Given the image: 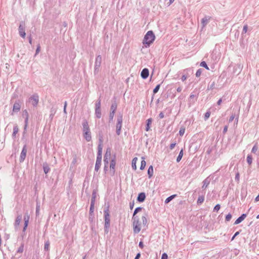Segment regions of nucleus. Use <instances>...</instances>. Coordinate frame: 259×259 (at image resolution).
<instances>
[{
    "label": "nucleus",
    "mask_w": 259,
    "mask_h": 259,
    "mask_svg": "<svg viewBox=\"0 0 259 259\" xmlns=\"http://www.w3.org/2000/svg\"><path fill=\"white\" fill-rule=\"evenodd\" d=\"M155 36L152 30L148 31L144 36L143 43L149 46L155 39Z\"/></svg>",
    "instance_id": "f257e3e1"
},
{
    "label": "nucleus",
    "mask_w": 259,
    "mask_h": 259,
    "mask_svg": "<svg viewBox=\"0 0 259 259\" xmlns=\"http://www.w3.org/2000/svg\"><path fill=\"white\" fill-rule=\"evenodd\" d=\"M133 232L134 234H138L141 230V223L138 217H133Z\"/></svg>",
    "instance_id": "f03ea898"
},
{
    "label": "nucleus",
    "mask_w": 259,
    "mask_h": 259,
    "mask_svg": "<svg viewBox=\"0 0 259 259\" xmlns=\"http://www.w3.org/2000/svg\"><path fill=\"white\" fill-rule=\"evenodd\" d=\"M104 212L105 220L104 231L105 233L107 234L109 232L110 221L109 209L107 208L106 210H104Z\"/></svg>",
    "instance_id": "7ed1b4c3"
},
{
    "label": "nucleus",
    "mask_w": 259,
    "mask_h": 259,
    "mask_svg": "<svg viewBox=\"0 0 259 259\" xmlns=\"http://www.w3.org/2000/svg\"><path fill=\"white\" fill-rule=\"evenodd\" d=\"M102 62V57L100 55L97 56L95 60V66H94V74H97L99 71V69L101 65Z\"/></svg>",
    "instance_id": "20e7f679"
},
{
    "label": "nucleus",
    "mask_w": 259,
    "mask_h": 259,
    "mask_svg": "<svg viewBox=\"0 0 259 259\" xmlns=\"http://www.w3.org/2000/svg\"><path fill=\"white\" fill-rule=\"evenodd\" d=\"M122 115L119 114L117 116V123L116 126V133L119 136L121 133V130L122 127Z\"/></svg>",
    "instance_id": "39448f33"
},
{
    "label": "nucleus",
    "mask_w": 259,
    "mask_h": 259,
    "mask_svg": "<svg viewBox=\"0 0 259 259\" xmlns=\"http://www.w3.org/2000/svg\"><path fill=\"white\" fill-rule=\"evenodd\" d=\"M28 101L33 107H36L39 101V97L38 95L36 94H33L29 98Z\"/></svg>",
    "instance_id": "423d86ee"
},
{
    "label": "nucleus",
    "mask_w": 259,
    "mask_h": 259,
    "mask_svg": "<svg viewBox=\"0 0 259 259\" xmlns=\"http://www.w3.org/2000/svg\"><path fill=\"white\" fill-rule=\"evenodd\" d=\"M19 35L23 38H25L26 35L25 30V23L24 22L21 21L20 23L19 28Z\"/></svg>",
    "instance_id": "0eeeda50"
},
{
    "label": "nucleus",
    "mask_w": 259,
    "mask_h": 259,
    "mask_svg": "<svg viewBox=\"0 0 259 259\" xmlns=\"http://www.w3.org/2000/svg\"><path fill=\"white\" fill-rule=\"evenodd\" d=\"M27 151V146H26V144H25L24 145L22 150L20 154V159H19L20 162L24 161V160H25L26 155Z\"/></svg>",
    "instance_id": "6e6552de"
},
{
    "label": "nucleus",
    "mask_w": 259,
    "mask_h": 259,
    "mask_svg": "<svg viewBox=\"0 0 259 259\" xmlns=\"http://www.w3.org/2000/svg\"><path fill=\"white\" fill-rule=\"evenodd\" d=\"M116 165V157L115 155H113V157L112 158L110 163V168L112 171V174H114L115 170Z\"/></svg>",
    "instance_id": "1a4fd4ad"
},
{
    "label": "nucleus",
    "mask_w": 259,
    "mask_h": 259,
    "mask_svg": "<svg viewBox=\"0 0 259 259\" xmlns=\"http://www.w3.org/2000/svg\"><path fill=\"white\" fill-rule=\"evenodd\" d=\"M102 142L103 141L102 140V138H100L99 139V144L98 146V153H97V156L99 157H102Z\"/></svg>",
    "instance_id": "9d476101"
},
{
    "label": "nucleus",
    "mask_w": 259,
    "mask_h": 259,
    "mask_svg": "<svg viewBox=\"0 0 259 259\" xmlns=\"http://www.w3.org/2000/svg\"><path fill=\"white\" fill-rule=\"evenodd\" d=\"M211 17L207 16H205L203 18L201 19V23L202 24V28H204L206 26V25L208 23Z\"/></svg>",
    "instance_id": "9b49d317"
},
{
    "label": "nucleus",
    "mask_w": 259,
    "mask_h": 259,
    "mask_svg": "<svg viewBox=\"0 0 259 259\" xmlns=\"http://www.w3.org/2000/svg\"><path fill=\"white\" fill-rule=\"evenodd\" d=\"M21 108L20 102L19 101H16L14 104L13 107V112H18Z\"/></svg>",
    "instance_id": "f8f14e48"
},
{
    "label": "nucleus",
    "mask_w": 259,
    "mask_h": 259,
    "mask_svg": "<svg viewBox=\"0 0 259 259\" xmlns=\"http://www.w3.org/2000/svg\"><path fill=\"white\" fill-rule=\"evenodd\" d=\"M102 157H97L95 170L98 171L100 168L101 165Z\"/></svg>",
    "instance_id": "ddd939ff"
},
{
    "label": "nucleus",
    "mask_w": 259,
    "mask_h": 259,
    "mask_svg": "<svg viewBox=\"0 0 259 259\" xmlns=\"http://www.w3.org/2000/svg\"><path fill=\"white\" fill-rule=\"evenodd\" d=\"M149 74V70L147 68H144L141 73V76L143 79H146Z\"/></svg>",
    "instance_id": "4468645a"
},
{
    "label": "nucleus",
    "mask_w": 259,
    "mask_h": 259,
    "mask_svg": "<svg viewBox=\"0 0 259 259\" xmlns=\"http://www.w3.org/2000/svg\"><path fill=\"white\" fill-rule=\"evenodd\" d=\"M146 195L144 192H141L138 194L137 197V201L140 202H143L145 201Z\"/></svg>",
    "instance_id": "2eb2a0df"
},
{
    "label": "nucleus",
    "mask_w": 259,
    "mask_h": 259,
    "mask_svg": "<svg viewBox=\"0 0 259 259\" xmlns=\"http://www.w3.org/2000/svg\"><path fill=\"white\" fill-rule=\"evenodd\" d=\"M83 127V132L90 131L88 122L86 119H84L82 123Z\"/></svg>",
    "instance_id": "dca6fc26"
},
{
    "label": "nucleus",
    "mask_w": 259,
    "mask_h": 259,
    "mask_svg": "<svg viewBox=\"0 0 259 259\" xmlns=\"http://www.w3.org/2000/svg\"><path fill=\"white\" fill-rule=\"evenodd\" d=\"M83 137H84V139L88 142L90 141L92 139V136H91L90 131L84 132H83Z\"/></svg>",
    "instance_id": "f3484780"
},
{
    "label": "nucleus",
    "mask_w": 259,
    "mask_h": 259,
    "mask_svg": "<svg viewBox=\"0 0 259 259\" xmlns=\"http://www.w3.org/2000/svg\"><path fill=\"white\" fill-rule=\"evenodd\" d=\"M246 217V214L243 213L239 217L235 222L234 225H237L242 222Z\"/></svg>",
    "instance_id": "a211bd4d"
},
{
    "label": "nucleus",
    "mask_w": 259,
    "mask_h": 259,
    "mask_svg": "<svg viewBox=\"0 0 259 259\" xmlns=\"http://www.w3.org/2000/svg\"><path fill=\"white\" fill-rule=\"evenodd\" d=\"M210 183V180L207 178L203 181L202 189H206Z\"/></svg>",
    "instance_id": "6ab92c4d"
},
{
    "label": "nucleus",
    "mask_w": 259,
    "mask_h": 259,
    "mask_svg": "<svg viewBox=\"0 0 259 259\" xmlns=\"http://www.w3.org/2000/svg\"><path fill=\"white\" fill-rule=\"evenodd\" d=\"M19 131V128L17 124H15L13 127V132L12 134V137L15 138L16 134Z\"/></svg>",
    "instance_id": "aec40b11"
},
{
    "label": "nucleus",
    "mask_w": 259,
    "mask_h": 259,
    "mask_svg": "<svg viewBox=\"0 0 259 259\" xmlns=\"http://www.w3.org/2000/svg\"><path fill=\"white\" fill-rule=\"evenodd\" d=\"M117 103H116V101H114L111 104V106L110 107V112H113L115 113V111L117 109Z\"/></svg>",
    "instance_id": "412c9836"
},
{
    "label": "nucleus",
    "mask_w": 259,
    "mask_h": 259,
    "mask_svg": "<svg viewBox=\"0 0 259 259\" xmlns=\"http://www.w3.org/2000/svg\"><path fill=\"white\" fill-rule=\"evenodd\" d=\"M149 178H151L153 175V167L152 165H150L147 171Z\"/></svg>",
    "instance_id": "4be33fe9"
},
{
    "label": "nucleus",
    "mask_w": 259,
    "mask_h": 259,
    "mask_svg": "<svg viewBox=\"0 0 259 259\" xmlns=\"http://www.w3.org/2000/svg\"><path fill=\"white\" fill-rule=\"evenodd\" d=\"M152 118H149L146 120V131H149L150 128V125L152 123Z\"/></svg>",
    "instance_id": "5701e85b"
},
{
    "label": "nucleus",
    "mask_w": 259,
    "mask_h": 259,
    "mask_svg": "<svg viewBox=\"0 0 259 259\" xmlns=\"http://www.w3.org/2000/svg\"><path fill=\"white\" fill-rule=\"evenodd\" d=\"M43 169L44 172L46 174L49 172L50 168L47 163H45L43 164Z\"/></svg>",
    "instance_id": "b1692460"
},
{
    "label": "nucleus",
    "mask_w": 259,
    "mask_h": 259,
    "mask_svg": "<svg viewBox=\"0 0 259 259\" xmlns=\"http://www.w3.org/2000/svg\"><path fill=\"white\" fill-rule=\"evenodd\" d=\"M204 201V195H200L199 196L197 199V204L201 205Z\"/></svg>",
    "instance_id": "393cba45"
},
{
    "label": "nucleus",
    "mask_w": 259,
    "mask_h": 259,
    "mask_svg": "<svg viewBox=\"0 0 259 259\" xmlns=\"http://www.w3.org/2000/svg\"><path fill=\"white\" fill-rule=\"evenodd\" d=\"M95 115L96 117L100 118L101 117V108H95Z\"/></svg>",
    "instance_id": "a878e982"
},
{
    "label": "nucleus",
    "mask_w": 259,
    "mask_h": 259,
    "mask_svg": "<svg viewBox=\"0 0 259 259\" xmlns=\"http://www.w3.org/2000/svg\"><path fill=\"white\" fill-rule=\"evenodd\" d=\"M177 196L176 194L172 195L169 197H168L164 201V203L165 204L168 203L170 201H171L174 198H175Z\"/></svg>",
    "instance_id": "bb28decb"
},
{
    "label": "nucleus",
    "mask_w": 259,
    "mask_h": 259,
    "mask_svg": "<svg viewBox=\"0 0 259 259\" xmlns=\"http://www.w3.org/2000/svg\"><path fill=\"white\" fill-rule=\"evenodd\" d=\"M111 151V150L110 148H107L106 153H105L104 157H106V158H110Z\"/></svg>",
    "instance_id": "cd10ccee"
},
{
    "label": "nucleus",
    "mask_w": 259,
    "mask_h": 259,
    "mask_svg": "<svg viewBox=\"0 0 259 259\" xmlns=\"http://www.w3.org/2000/svg\"><path fill=\"white\" fill-rule=\"evenodd\" d=\"M21 219H22V218H21V215L17 216V217L16 219L15 223V227H18L20 225V223L21 221Z\"/></svg>",
    "instance_id": "c85d7f7f"
},
{
    "label": "nucleus",
    "mask_w": 259,
    "mask_h": 259,
    "mask_svg": "<svg viewBox=\"0 0 259 259\" xmlns=\"http://www.w3.org/2000/svg\"><path fill=\"white\" fill-rule=\"evenodd\" d=\"M96 198V192L94 191L93 192L92 195V198H91V204H95Z\"/></svg>",
    "instance_id": "c756f323"
},
{
    "label": "nucleus",
    "mask_w": 259,
    "mask_h": 259,
    "mask_svg": "<svg viewBox=\"0 0 259 259\" xmlns=\"http://www.w3.org/2000/svg\"><path fill=\"white\" fill-rule=\"evenodd\" d=\"M137 160H138V158H137V157L134 158L132 160V168L134 170H136L137 168L136 162H137Z\"/></svg>",
    "instance_id": "7c9ffc66"
},
{
    "label": "nucleus",
    "mask_w": 259,
    "mask_h": 259,
    "mask_svg": "<svg viewBox=\"0 0 259 259\" xmlns=\"http://www.w3.org/2000/svg\"><path fill=\"white\" fill-rule=\"evenodd\" d=\"M183 156V150L182 149L180 151V152L179 154V155L177 158V162H180L181 161V160L182 159Z\"/></svg>",
    "instance_id": "2f4dec72"
},
{
    "label": "nucleus",
    "mask_w": 259,
    "mask_h": 259,
    "mask_svg": "<svg viewBox=\"0 0 259 259\" xmlns=\"http://www.w3.org/2000/svg\"><path fill=\"white\" fill-rule=\"evenodd\" d=\"M198 94H191L189 97V102L194 103V101L193 100V99L195 97H197Z\"/></svg>",
    "instance_id": "473e14b6"
},
{
    "label": "nucleus",
    "mask_w": 259,
    "mask_h": 259,
    "mask_svg": "<svg viewBox=\"0 0 259 259\" xmlns=\"http://www.w3.org/2000/svg\"><path fill=\"white\" fill-rule=\"evenodd\" d=\"M247 163L250 165L252 163V156L250 154H248L247 156Z\"/></svg>",
    "instance_id": "72a5a7b5"
},
{
    "label": "nucleus",
    "mask_w": 259,
    "mask_h": 259,
    "mask_svg": "<svg viewBox=\"0 0 259 259\" xmlns=\"http://www.w3.org/2000/svg\"><path fill=\"white\" fill-rule=\"evenodd\" d=\"M142 208H142V207H137V208L135 209V210H134V213H133V217H138V216H136V214H137L138 212L140 211L142 209Z\"/></svg>",
    "instance_id": "f704fd0d"
},
{
    "label": "nucleus",
    "mask_w": 259,
    "mask_h": 259,
    "mask_svg": "<svg viewBox=\"0 0 259 259\" xmlns=\"http://www.w3.org/2000/svg\"><path fill=\"white\" fill-rule=\"evenodd\" d=\"M24 250V244L21 243L20 247L18 248L17 252L19 253H22Z\"/></svg>",
    "instance_id": "c9c22d12"
},
{
    "label": "nucleus",
    "mask_w": 259,
    "mask_h": 259,
    "mask_svg": "<svg viewBox=\"0 0 259 259\" xmlns=\"http://www.w3.org/2000/svg\"><path fill=\"white\" fill-rule=\"evenodd\" d=\"M258 150L257 143H256L252 148L251 152L255 153Z\"/></svg>",
    "instance_id": "e433bc0d"
},
{
    "label": "nucleus",
    "mask_w": 259,
    "mask_h": 259,
    "mask_svg": "<svg viewBox=\"0 0 259 259\" xmlns=\"http://www.w3.org/2000/svg\"><path fill=\"white\" fill-rule=\"evenodd\" d=\"M49 246H50V242L49 240L45 242V246H44V249L45 250L48 251L49 250Z\"/></svg>",
    "instance_id": "4c0bfd02"
},
{
    "label": "nucleus",
    "mask_w": 259,
    "mask_h": 259,
    "mask_svg": "<svg viewBox=\"0 0 259 259\" xmlns=\"http://www.w3.org/2000/svg\"><path fill=\"white\" fill-rule=\"evenodd\" d=\"M200 66L203 67H204L207 70H209V67H208L205 61H202L200 63Z\"/></svg>",
    "instance_id": "58836bf2"
},
{
    "label": "nucleus",
    "mask_w": 259,
    "mask_h": 259,
    "mask_svg": "<svg viewBox=\"0 0 259 259\" xmlns=\"http://www.w3.org/2000/svg\"><path fill=\"white\" fill-rule=\"evenodd\" d=\"M215 85L214 81H212L209 83L207 87V90H212L214 89Z\"/></svg>",
    "instance_id": "ea45409f"
},
{
    "label": "nucleus",
    "mask_w": 259,
    "mask_h": 259,
    "mask_svg": "<svg viewBox=\"0 0 259 259\" xmlns=\"http://www.w3.org/2000/svg\"><path fill=\"white\" fill-rule=\"evenodd\" d=\"M94 204H91L90 208V215H92L94 211Z\"/></svg>",
    "instance_id": "a19ab883"
},
{
    "label": "nucleus",
    "mask_w": 259,
    "mask_h": 259,
    "mask_svg": "<svg viewBox=\"0 0 259 259\" xmlns=\"http://www.w3.org/2000/svg\"><path fill=\"white\" fill-rule=\"evenodd\" d=\"M56 113V110L55 109L52 108L51 110V114L50 115V118L52 120L53 118V117Z\"/></svg>",
    "instance_id": "79ce46f5"
},
{
    "label": "nucleus",
    "mask_w": 259,
    "mask_h": 259,
    "mask_svg": "<svg viewBox=\"0 0 259 259\" xmlns=\"http://www.w3.org/2000/svg\"><path fill=\"white\" fill-rule=\"evenodd\" d=\"M146 161L143 159L141 161V166H140V169L143 170L144 169L145 166H146Z\"/></svg>",
    "instance_id": "37998d69"
},
{
    "label": "nucleus",
    "mask_w": 259,
    "mask_h": 259,
    "mask_svg": "<svg viewBox=\"0 0 259 259\" xmlns=\"http://www.w3.org/2000/svg\"><path fill=\"white\" fill-rule=\"evenodd\" d=\"M142 221V224L144 226H146L147 223V220L146 219V216H142L141 218Z\"/></svg>",
    "instance_id": "c03bdc74"
},
{
    "label": "nucleus",
    "mask_w": 259,
    "mask_h": 259,
    "mask_svg": "<svg viewBox=\"0 0 259 259\" xmlns=\"http://www.w3.org/2000/svg\"><path fill=\"white\" fill-rule=\"evenodd\" d=\"M101 100H98L95 104V108H101Z\"/></svg>",
    "instance_id": "a18cd8bd"
},
{
    "label": "nucleus",
    "mask_w": 259,
    "mask_h": 259,
    "mask_svg": "<svg viewBox=\"0 0 259 259\" xmlns=\"http://www.w3.org/2000/svg\"><path fill=\"white\" fill-rule=\"evenodd\" d=\"M248 29V26L247 24L244 25L243 28L242 32V35H243L244 34L246 33Z\"/></svg>",
    "instance_id": "49530a36"
},
{
    "label": "nucleus",
    "mask_w": 259,
    "mask_h": 259,
    "mask_svg": "<svg viewBox=\"0 0 259 259\" xmlns=\"http://www.w3.org/2000/svg\"><path fill=\"white\" fill-rule=\"evenodd\" d=\"M160 84H157L155 87V88L154 89L153 91L154 94H156V93H157L158 92V91H159V90L160 89Z\"/></svg>",
    "instance_id": "de8ad7c7"
},
{
    "label": "nucleus",
    "mask_w": 259,
    "mask_h": 259,
    "mask_svg": "<svg viewBox=\"0 0 259 259\" xmlns=\"http://www.w3.org/2000/svg\"><path fill=\"white\" fill-rule=\"evenodd\" d=\"M185 128L184 127H181L179 131V135L181 136H183L185 133Z\"/></svg>",
    "instance_id": "09e8293b"
},
{
    "label": "nucleus",
    "mask_w": 259,
    "mask_h": 259,
    "mask_svg": "<svg viewBox=\"0 0 259 259\" xmlns=\"http://www.w3.org/2000/svg\"><path fill=\"white\" fill-rule=\"evenodd\" d=\"M23 116L25 118H29V114L26 110H25L23 112Z\"/></svg>",
    "instance_id": "8fccbe9b"
},
{
    "label": "nucleus",
    "mask_w": 259,
    "mask_h": 259,
    "mask_svg": "<svg viewBox=\"0 0 259 259\" xmlns=\"http://www.w3.org/2000/svg\"><path fill=\"white\" fill-rule=\"evenodd\" d=\"M115 114V112H110L109 114V121H112L114 116Z\"/></svg>",
    "instance_id": "3c124183"
},
{
    "label": "nucleus",
    "mask_w": 259,
    "mask_h": 259,
    "mask_svg": "<svg viewBox=\"0 0 259 259\" xmlns=\"http://www.w3.org/2000/svg\"><path fill=\"white\" fill-rule=\"evenodd\" d=\"M232 218V214L231 213H228L226 216L225 218V220L227 222H229L230 221V220Z\"/></svg>",
    "instance_id": "603ef678"
},
{
    "label": "nucleus",
    "mask_w": 259,
    "mask_h": 259,
    "mask_svg": "<svg viewBox=\"0 0 259 259\" xmlns=\"http://www.w3.org/2000/svg\"><path fill=\"white\" fill-rule=\"evenodd\" d=\"M221 208V206L219 204H218L215 205L213 208V211H218Z\"/></svg>",
    "instance_id": "864d4df0"
},
{
    "label": "nucleus",
    "mask_w": 259,
    "mask_h": 259,
    "mask_svg": "<svg viewBox=\"0 0 259 259\" xmlns=\"http://www.w3.org/2000/svg\"><path fill=\"white\" fill-rule=\"evenodd\" d=\"M201 73H202V69H198L196 73V76L199 77L201 75Z\"/></svg>",
    "instance_id": "5fc2aeb1"
},
{
    "label": "nucleus",
    "mask_w": 259,
    "mask_h": 259,
    "mask_svg": "<svg viewBox=\"0 0 259 259\" xmlns=\"http://www.w3.org/2000/svg\"><path fill=\"white\" fill-rule=\"evenodd\" d=\"M210 113L208 111L206 112L204 115V119L207 120L210 116Z\"/></svg>",
    "instance_id": "6e6d98bb"
},
{
    "label": "nucleus",
    "mask_w": 259,
    "mask_h": 259,
    "mask_svg": "<svg viewBox=\"0 0 259 259\" xmlns=\"http://www.w3.org/2000/svg\"><path fill=\"white\" fill-rule=\"evenodd\" d=\"M109 159H110V158H106V157H104V165H108Z\"/></svg>",
    "instance_id": "4d7b16f0"
},
{
    "label": "nucleus",
    "mask_w": 259,
    "mask_h": 259,
    "mask_svg": "<svg viewBox=\"0 0 259 259\" xmlns=\"http://www.w3.org/2000/svg\"><path fill=\"white\" fill-rule=\"evenodd\" d=\"M29 221H24V226L23 227V231H25L27 227L28 226Z\"/></svg>",
    "instance_id": "13d9d810"
},
{
    "label": "nucleus",
    "mask_w": 259,
    "mask_h": 259,
    "mask_svg": "<svg viewBox=\"0 0 259 259\" xmlns=\"http://www.w3.org/2000/svg\"><path fill=\"white\" fill-rule=\"evenodd\" d=\"M29 215L28 213H26L24 217V220L29 221Z\"/></svg>",
    "instance_id": "bf43d9fd"
},
{
    "label": "nucleus",
    "mask_w": 259,
    "mask_h": 259,
    "mask_svg": "<svg viewBox=\"0 0 259 259\" xmlns=\"http://www.w3.org/2000/svg\"><path fill=\"white\" fill-rule=\"evenodd\" d=\"M234 118H235V114H232L231 115V116L230 117V118H229V122H232V121L234 120Z\"/></svg>",
    "instance_id": "052dcab7"
},
{
    "label": "nucleus",
    "mask_w": 259,
    "mask_h": 259,
    "mask_svg": "<svg viewBox=\"0 0 259 259\" xmlns=\"http://www.w3.org/2000/svg\"><path fill=\"white\" fill-rule=\"evenodd\" d=\"M239 233H240L239 231L236 232L235 233V234L234 235V236L232 237L231 241L235 239V238L239 234Z\"/></svg>",
    "instance_id": "680f3d73"
},
{
    "label": "nucleus",
    "mask_w": 259,
    "mask_h": 259,
    "mask_svg": "<svg viewBox=\"0 0 259 259\" xmlns=\"http://www.w3.org/2000/svg\"><path fill=\"white\" fill-rule=\"evenodd\" d=\"M168 256L166 253H163L162 254L161 259H167Z\"/></svg>",
    "instance_id": "e2e57ef3"
},
{
    "label": "nucleus",
    "mask_w": 259,
    "mask_h": 259,
    "mask_svg": "<svg viewBox=\"0 0 259 259\" xmlns=\"http://www.w3.org/2000/svg\"><path fill=\"white\" fill-rule=\"evenodd\" d=\"M76 162H77V157H76V155H75L73 157V160L72 161V164H75L76 163Z\"/></svg>",
    "instance_id": "0e129e2a"
},
{
    "label": "nucleus",
    "mask_w": 259,
    "mask_h": 259,
    "mask_svg": "<svg viewBox=\"0 0 259 259\" xmlns=\"http://www.w3.org/2000/svg\"><path fill=\"white\" fill-rule=\"evenodd\" d=\"M67 103L66 101L64 103V110H63V111L66 114L67 112H66V107H67Z\"/></svg>",
    "instance_id": "69168bd1"
},
{
    "label": "nucleus",
    "mask_w": 259,
    "mask_h": 259,
    "mask_svg": "<svg viewBox=\"0 0 259 259\" xmlns=\"http://www.w3.org/2000/svg\"><path fill=\"white\" fill-rule=\"evenodd\" d=\"M40 49V45H38L37 46L36 50L35 55H37L39 52Z\"/></svg>",
    "instance_id": "338daca9"
},
{
    "label": "nucleus",
    "mask_w": 259,
    "mask_h": 259,
    "mask_svg": "<svg viewBox=\"0 0 259 259\" xmlns=\"http://www.w3.org/2000/svg\"><path fill=\"white\" fill-rule=\"evenodd\" d=\"M235 179L236 181H239V172L236 173V174L235 175Z\"/></svg>",
    "instance_id": "774afa93"
}]
</instances>
